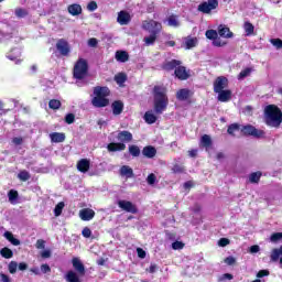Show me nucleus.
I'll return each mask as SVG.
<instances>
[{
    "label": "nucleus",
    "mask_w": 282,
    "mask_h": 282,
    "mask_svg": "<svg viewBox=\"0 0 282 282\" xmlns=\"http://www.w3.org/2000/svg\"><path fill=\"white\" fill-rule=\"evenodd\" d=\"M4 237L7 240L10 241V243H12V246H21V240L14 238V235L12 232L6 231Z\"/></svg>",
    "instance_id": "nucleus-29"
},
{
    "label": "nucleus",
    "mask_w": 282,
    "mask_h": 282,
    "mask_svg": "<svg viewBox=\"0 0 282 282\" xmlns=\"http://www.w3.org/2000/svg\"><path fill=\"white\" fill-rule=\"evenodd\" d=\"M41 272H43V274H47L50 272H52V268H50V264L47 263H44V264H41Z\"/></svg>",
    "instance_id": "nucleus-59"
},
{
    "label": "nucleus",
    "mask_w": 282,
    "mask_h": 282,
    "mask_svg": "<svg viewBox=\"0 0 282 282\" xmlns=\"http://www.w3.org/2000/svg\"><path fill=\"white\" fill-rule=\"evenodd\" d=\"M262 175H263V173H261V171L252 172V173L249 175V182H250V184H259V182H261Z\"/></svg>",
    "instance_id": "nucleus-27"
},
{
    "label": "nucleus",
    "mask_w": 282,
    "mask_h": 282,
    "mask_svg": "<svg viewBox=\"0 0 282 282\" xmlns=\"http://www.w3.org/2000/svg\"><path fill=\"white\" fill-rule=\"evenodd\" d=\"M264 122L267 127L279 129L282 124V111L276 105H268L264 108Z\"/></svg>",
    "instance_id": "nucleus-1"
},
{
    "label": "nucleus",
    "mask_w": 282,
    "mask_h": 282,
    "mask_svg": "<svg viewBox=\"0 0 282 282\" xmlns=\"http://www.w3.org/2000/svg\"><path fill=\"white\" fill-rule=\"evenodd\" d=\"M174 76L178 78V80H188L191 78V74H188V70L182 65H178L174 70Z\"/></svg>",
    "instance_id": "nucleus-12"
},
{
    "label": "nucleus",
    "mask_w": 282,
    "mask_h": 282,
    "mask_svg": "<svg viewBox=\"0 0 282 282\" xmlns=\"http://www.w3.org/2000/svg\"><path fill=\"white\" fill-rule=\"evenodd\" d=\"M217 8H219V0H207V2H203L198 6V12L210 14V12L217 10Z\"/></svg>",
    "instance_id": "nucleus-8"
},
{
    "label": "nucleus",
    "mask_w": 282,
    "mask_h": 282,
    "mask_svg": "<svg viewBox=\"0 0 282 282\" xmlns=\"http://www.w3.org/2000/svg\"><path fill=\"white\" fill-rule=\"evenodd\" d=\"M0 254L3 257V259H12L14 257V252L8 247L2 248L0 250Z\"/></svg>",
    "instance_id": "nucleus-33"
},
{
    "label": "nucleus",
    "mask_w": 282,
    "mask_h": 282,
    "mask_svg": "<svg viewBox=\"0 0 282 282\" xmlns=\"http://www.w3.org/2000/svg\"><path fill=\"white\" fill-rule=\"evenodd\" d=\"M111 109H112L113 116H120V113L124 111V102H122L121 100H115L111 104Z\"/></svg>",
    "instance_id": "nucleus-21"
},
{
    "label": "nucleus",
    "mask_w": 282,
    "mask_h": 282,
    "mask_svg": "<svg viewBox=\"0 0 282 282\" xmlns=\"http://www.w3.org/2000/svg\"><path fill=\"white\" fill-rule=\"evenodd\" d=\"M167 25H170V28H180V21H177V15H170L167 19Z\"/></svg>",
    "instance_id": "nucleus-38"
},
{
    "label": "nucleus",
    "mask_w": 282,
    "mask_h": 282,
    "mask_svg": "<svg viewBox=\"0 0 282 282\" xmlns=\"http://www.w3.org/2000/svg\"><path fill=\"white\" fill-rule=\"evenodd\" d=\"M178 65H182V61H180V59H172V61L163 63L162 69H164L165 72H173V69L175 70V68Z\"/></svg>",
    "instance_id": "nucleus-17"
},
{
    "label": "nucleus",
    "mask_w": 282,
    "mask_h": 282,
    "mask_svg": "<svg viewBox=\"0 0 282 282\" xmlns=\"http://www.w3.org/2000/svg\"><path fill=\"white\" fill-rule=\"evenodd\" d=\"M117 204L121 210L131 213V215H138V206H135L131 200H118Z\"/></svg>",
    "instance_id": "nucleus-9"
},
{
    "label": "nucleus",
    "mask_w": 282,
    "mask_h": 282,
    "mask_svg": "<svg viewBox=\"0 0 282 282\" xmlns=\"http://www.w3.org/2000/svg\"><path fill=\"white\" fill-rule=\"evenodd\" d=\"M88 45L90 47H97L98 46V40L96 37H91L88 40Z\"/></svg>",
    "instance_id": "nucleus-63"
},
{
    "label": "nucleus",
    "mask_w": 282,
    "mask_h": 282,
    "mask_svg": "<svg viewBox=\"0 0 282 282\" xmlns=\"http://www.w3.org/2000/svg\"><path fill=\"white\" fill-rule=\"evenodd\" d=\"M76 120V115L75 113H67L65 116V122L66 124H74V121Z\"/></svg>",
    "instance_id": "nucleus-50"
},
{
    "label": "nucleus",
    "mask_w": 282,
    "mask_h": 282,
    "mask_svg": "<svg viewBox=\"0 0 282 282\" xmlns=\"http://www.w3.org/2000/svg\"><path fill=\"white\" fill-rule=\"evenodd\" d=\"M218 246L220 248H226V246H230V239H228V238H220L218 240Z\"/></svg>",
    "instance_id": "nucleus-53"
},
{
    "label": "nucleus",
    "mask_w": 282,
    "mask_h": 282,
    "mask_svg": "<svg viewBox=\"0 0 282 282\" xmlns=\"http://www.w3.org/2000/svg\"><path fill=\"white\" fill-rule=\"evenodd\" d=\"M87 76H89V63L87 59L80 57L73 67V78L75 80H85Z\"/></svg>",
    "instance_id": "nucleus-5"
},
{
    "label": "nucleus",
    "mask_w": 282,
    "mask_h": 282,
    "mask_svg": "<svg viewBox=\"0 0 282 282\" xmlns=\"http://www.w3.org/2000/svg\"><path fill=\"white\" fill-rule=\"evenodd\" d=\"M117 140L121 144H129V142H133V134L129 130H122L118 132Z\"/></svg>",
    "instance_id": "nucleus-11"
},
{
    "label": "nucleus",
    "mask_w": 282,
    "mask_h": 282,
    "mask_svg": "<svg viewBox=\"0 0 282 282\" xmlns=\"http://www.w3.org/2000/svg\"><path fill=\"white\" fill-rule=\"evenodd\" d=\"M87 10L89 12H96V10H98V3L96 1H90L88 4H87Z\"/></svg>",
    "instance_id": "nucleus-51"
},
{
    "label": "nucleus",
    "mask_w": 282,
    "mask_h": 282,
    "mask_svg": "<svg viewBox=\"0 0 282 282\" xmlns=\"http://www.w3.org/2000/svg\"><path fill=\"white\" fill-rule=\"evenodd\" d=\"M18 270H20L21 272H25V270H28V263L25 262H20L18 264Z\"/></svg>",
    "instance_id": "nucleus-64"
},
{
    "label": "nucleus",
    "mask_w": 282,
    "mask_h": 282,
    "mask_svg": "<svg viewBox=\"0 0 282 282\" xmlns=\"http://www.w3.org/2000/svg\"><path fill=\"white\" fill-rule=\"evenodd\" d=\"M65 208V203L59 202L54 208L55 217H61L63 215V209Z\"/></svg>",
    "instance_id": "nucleus-42"
},
{
    "label": "nucleus",
    "mask_w": 282,
    "mask_h": 282,
    "mask_svg": "<svg viewBox=\"0 0 282 282\" xmlns=\"http://www.w3.org/2000/svg\"><path fill=\"white\" fill-rule=\"evenodd\" d=\"M227 44V42L221 41V37H219V35L215 40H213L214 47H225V45Z\"/></svg>",
    "instance_id": "nucleus-46"
},
{
    "label": "nucleus",
    "mask_w": 282,
    "mask_h": 282,
    "mask_svg": "<svg viewBox=\"0 0 282 282\" xmlns=\"http://www.w3.org/2000/svg\"><path fill=\"white\" fill-rule=\"evenodd\" d=\"M94 98L91 99L93 107L97 109H102L109 107V96H111V90L107 86H97L94 88Z\"/></svg>",
    "instance_id": "nucleus-3"
},
{
    "label": "nucleus",
    "mask_w": 282,
    "mask_h": 282,
    "mask_svg": "<svg viewBox=\"0 0 282 282\" xmlns=\"http://www.w3.org/2000/svg\"><path fill=\"white\" fill-rule=\"evenodd\" d=\"M72 263L76 272L73 270L67 271L65 280L67 282H80V276H85L86 274L85 264H83V261L78 258H73Z\"/></svg>",
    "instance_id": "nucleus-4"
},
{
    "label": "nucleus",
    "mask_w": 282,
    "mask_h": 282,
    "mask_svg": "<svg viewBox=\"0 0 282 282\" xmlns=\"http://www.w3.org/2000/svg\"><path fill=\"white\" fill-rule=\"evenodd\" d=\"M243 30L247 36H252V34H254V25L251 22H245Z\"/></svg>",
    "instance_id": "nucleus-36"
},
{
    "label": "nucleus",
    "mask_w": 282,
    "mask_h": 282,
    "mask_svg": "<svg viewBox=\"0 0 282 282\" xmlns=\"http://www.w3.org/2000/svg\"><path fill=\"white\" fill-rule=\"evenodd\" d=\"M117 21L120 25H129L131 22V15L127 11H120L118 13Z\"/></svg>",
    "instance_id": "nucleus-16"
},
{
    "label": "nucleus",
    "mask_w": 282,
    "mask_h": 282,
    "mask_svg": "<svg viewBox=\"0 0 282 282\" xmlns=\"http://www.w3.org/2000/svg\"><path fill=\"white\" fill-rule=\"evenodd\" d=\"M67 12L72 17H80L83 14V7L78 3H73L67 7Z\"/></svg>",
    "instance_id": "nucleus-14"
},
{
    "label": "nucleus",
    "mask_w": 282,
    "mask_h": 282,
    "mask_svg": "<svg viewBox=\"0 0 282 282\" xmlns=\"http://www.w3.org/2000/svg\"><path fill=\"white\" fill-rule=\"evenodd\" d=\"M228 88V79L225 76H219L214 82V93L224 91Z\"/></svg>",
    "instance_id": "nucleus-10"
},
{
    "label": "nucleus",
    "mask_w": 282,
    "mask_h": 282,
    "mask_svg": "<svg viewBox=\"0 0 282 282\" xmlns=\"http://www.w3.org/2000/svg\"><path fill=\"white\" fill-rule=\"evenodd\" d=\"M240 133L245 135L246 138H249L250 135L252 138H265V131L257 129L252 124L242 126L240 129Z\"/></svg>",
    "instance_id": "nucleus-6"
},
{
    "label": "nucleus",
    "mask_w": 282,
    "mask_h": 282,
    "mask_svg": "<svg viewBox=\"0 0 282 282\" xmlns=\"http://www.w3.org/2000/svg\"><path fill=\"white\" fill-rule=\"evenodd\" d=\"M91 166V163L87 159H80L77 162V170L79 173H87Z\"/></svg>",
    "instance_id": "nucleus-22"
},
{
    "label": "nucleus",
    "mask_w": 282,
    "mask_h": 282,
    "mask_svg": "<svg viewBox=\"0 0 282 282\" xmlns=\"http://www.w3.org/2000/svg\"><path fill=\"white\" fill-rule=\"evenodd\" d=\"M31 177L32 175L28 170H22L18 173V180H20V182H28Z\"/></svg>",
    "instance_id": "nucleus-34"
},
{
    "label": "nucleus",
    "mask_w": 282,
    "mask_h": 282,
    "mask_svg": "<svg viewBox=\"0 0 282 282\" xmlns=\"http://www.w3.org/2000/svg\"><path fill=\"white\" fill-rule=\"evenodd\" d=\"M200 144L205 147V149H210V147H213V139H210V135L204 134L200 139Z\"/></svg>",
    "instance_id": "nucleus-32"
},
{
    "label": "nucleus",
    "mask_w": 282,
    "mask_h": 282,
    "mask_svg": "<svg viewBox=\"0 0 282 282\" xmlns=\"http://www.w3.org/2000/svg\"><path fill=\"white\" fill-rule=\"evenodd\" d=\"M142 155H144V158H148V160H153V158L158 155V150L155 149V147L147 145L142 150Z\"/></svg>",
    "instance_id": "nucleus-19"
},
{
    "label": "nucleus",
    "mask_w": 282,
    "mask_h": 282,
    "mask_svg": "<svg viewBox=\"0 0 282 282\" xmlns=\"http://www.w3.org/2000/svg\"><path fill=\"white\" fill-rule=\"evenodd\" d=\"M0 281L1 282H12V279L10 278V275H8L6 273H0Z\"/></svg>",
    "instance_id": "nucleus-62"
},
{
    "label": "nucleus",
    "mask_w": 282,
    "mask_h": 282,
    "mask_svg": "<svg viewBox=\"0 0 282 282\" xmlns=\"http://www.w3.org/2000/svg\"><path fill=\"white\" fill-rule=\"evenodd\" d=\"M8 197H9V202H14V200L19 199V192L11 189L8 193Z\"/></svg>",
    "instance_id": "nucleus-47"
},
{
    "label": "nucleus",
    "mask_w": 282,
    "mask_h": 282,
    "mask_svg": "<svg viewBox=\"0 0 282 282\" xmlns=\"http://www.w3.org/2000/svg\"><path fill=\"white\" fill-rule=\"evenodd\" d=\"M224 263H226L227 265H235V263H237V259L232 256H229L225 258Z\"/></svg>",
    "instance_id": "nucleus-55"
},
{
    "label": "nucleus",
    "mask_w": 282,
    "mask_h": 282,
    "mask_svg": "<svg viewBox=\"0 0 282 282\" xmlns=\"http://www.w3.org/2000/svg\"><path fill=\"white\" fill-rule=\"evenodd\" d=\"M250 74H252V68L251 67H247V68L242 69L238 74V80H243V78H248V76H250Z\"/></svg>",
    "instance_id": "nucleus-39"
},
{
    "label": "nucleus",
    "mask_w": 282,
    "mask_h": 282,
    "mask_svg": "<svg viewBox=\"0 0 282 282\" xmlns=\"http://www.w3.org/2000/svg\"><path fill=\"white\" fill-rule=\"evenodd\" d=\"M28 14H29L28 10H25L23 8L15 9V17H18V19H25V17H28Z\"/></svg>",
    "instance_id": "nucleus-44"
},
{
    "label": "nucleus",
    "mask_w": 282,
    "mask_h": 282,
    "mask_svg": "<svg viewBox=\"0 0 282 282\" xmlns=\"http://www.w3.org/2000/svg\"><path fill=\"white\" fill-rule=\"evenodd\" d=\"M126 149L127 144L120 142H111L107 145L109 153H116V151H124Z\"/></svg>",
    "instance_id": "nucleus-20"
},
{
    "label": "nucleus",
    "mask_w": 282,
    "mask_h": 282,
    "mask_svg": "<svg viewBox=\"0 0 282 282\" xmlns=\"http://www.w3.org/2000/svg\"><path fill=\"white\" fill-rule=\"evenodd\" d=\"M236 131H241V124H239V123H231V124L228 126L227 133L229 135H234L235 137V132Z\"/></svg>",
    "instance_id": "nucleus-35"
},
{
    "label": "nucleus",
    "mask_w": 282,
    "mask_h": 282,
    "mask_svg": "<svg viewBox=\"0 0 282 282\" xmlns=\"http://www.w3.org/2000/svg\"><path fill=\"white\" fill-rule=\"evenodd\" d=\"M55 47L61 56H69L72 54V45L65 39L57 40Z\"/></svg>",
    "instance_id": "nucleus-7"
},
{
    "label": "nucleus",
    "mask_w": 282,
    "mask_h": 282,
    "mask_svg": "<svg viewBox=\"0 0 282 282\" xmlns=\"http://www.w3.org/2000/svg\"><path fill=\"white\" fill-rule=\"evenodd\" d=\"M185 169H184V165L182 164H174L173 167H172V173H175V174H180V173H184Z\"/></svg>",
    "instance_id": "nucleus-49"
},
{
    "label": "nucleus",
    "mask_w": 282,
    "mask_h": 282,
    "mask_svg": "<svg viewBox=\"0 0 282 282\" xmlns=\"http://www.w3.org/2000/svg\"><path fill=\"white\" fill-rule=\"evenodd\" d=\"M263 276H270V271L269 270H260L257 273V278L258 279H263Z\"/></svg>",
    "instance_id": "nucleus-60"
},
{
    "label": "nucleus",
    "mask_w": 282,
    "mask_h": 282,
    "mask_svg": "<svg viewBox=\"0 0 282 282\" xmlns=\"http://www.w3.org/2000/svg\"><path fill=\"white\" fill-rule=\"evenodd\" d=\"M154 113L162 116L166 107H169V96H166V88L164 86H154Z\"/></svg>",
    "instance_id": "nucleus-2"
},
{
    "label": "nucleus",
    "mask_w": 282,
    "mask_h": 282,
    "mask_svg": "<svg viewBox=\"0 0 282 282\" xmlns=\"http://www.w3.org/2000/svg\"><path fill=\"white\" fill-rule=\"evenodd\" d=\"M158 41V31H153L149 36L144 37L145 45H154Z\"/></svg>",
    "instance_id": "nucleus-28"
},
{
    "label": "nucleus",
    "mask_w": 282,
    "mask_h": 282,
    "mask_svg": "<svg viewBox=\"0 0 282 282\" xmlns=\"http://www.w3.org/2000/svg\"><path fill=\"white\" fill-rule=\"evenodd\" d=\"M270 43L276 50H282V40L281 39H271Z\"/></svg>",
    "instance_id": "nucleus-48"
},
{
    "label": "nucleus",
    "mask_w": 282,
    "mask_h": 282,
    "mask_svg": "<svg viewBox=\"0 0 282 282\" xmlns=\"http://www.w3.org/2000/svg\"><path fill=\"white\" fill-rule=\"evenodd\" d=\"M185 45H186V50H193V47L197 45V39L196 37L188 39L185 42Z\"/></svg>",
    "instance_id": "nucleus-45"
},
{
    "label": "nucleus",
    "mask_w": 282,
    "mask_h": 282,
    "mask_svg": "<svg viewBox=\"0 0 282 282\" xmlns=\"http://www.w3.org/2000/svg\"><path fill=\"white\" fill-rule=\"evenodd\" d=\"M127 80V73H118L117 75H115V83H117L119 87H124Z\"/></svg>",
    "instance_id": "nucleus-26"
},
{
    "label": "nucleus",
    "mask_w": 282,
    "mask_h": 282,
    "mask_svg": "<svg viewBox=\"0 0 282 282\" xmlns=\"http://www.w3.org/2000/svg\"><path fill=\"white\" fill-rule=\"evenodd\" d=\"M192 95L193 93H191L188 88H182L176 93V98L177 100L184 101V100H188Z\"/></svg>",
    "instance_id": "nucleus-23"
},
{
    "label": "nucleus",
    "mask_w": 282,
    "mask_h": 282,
    "mask_svg": "<svg viewBox=\"0 0 282 282\" xmlns=\"http://www.w3.org/2000/svg\"><path fill=\"white\" fill-rule=\"evenodd\" d=\"M115 58L118 63H127L129 61V53L127 51H117Z\"/></svg>",
    "instance_id": "nucleus-25"
},
{
    "label": "nucleus",
    "mask_w": 282,
    "mask_h": 282,
    "mask_svg": "<svg viewBox=\"0 0 282 282\" xmlns=\"http://www.w3.org/2000/svg\"><path fill=\"white\" fill-rule=\"evenodd\" d=\"M216 94H218L219 102H228L232 98V90L230 89L220 90Z\"/></svg>",
    "instance_id": "nucleus-18"
},
{
    "label": "nucleus",
    "mask_w": 282,
    "mask_h": 282,
    "mask_svg": "<svg viewBox=\"0 0 282 282\" xmlns=\"http://www.w3.org/2000/svg\"><path fill=\"white\" fill-rule=\"evenodd\" d=\"M128 151H129L130 155H132V158H140V147L134 145V144L129 145Z\"/></svg>",
    "instance_id": "nucleus-37"
},
{
    "label": "nucleus",
    "mask_w": 282,
    "mask_h": 282,
    "mask_svg": "<svg viewBox=\"0 0 282 282\" xmlns=\"http://www.w3.org/2000/svg\"><path fill=\"white\" fill-rule=\"evenodd\" d=\"M205 36L209 41H215V39L219 36V33L216 30L210 29L205 32Z\"/></svg>",
    "instance_id": "nucleus-40"
},
{
    "label": "nucleus",
    "mask_w": 282,
    "mask_h": 282,
    "mask_svg": "<svg viewBox=\"0 0 282 282\" xmlns=\"http://www.w3.org/2000/svg\"><path fill=\"white\" fill-rule=\"evenodd\" d=\"M94 217H96V212H94L91 208H84L79 210V218L82 221H91Z\"/></svg>",
    "instance_id": "nucleus-13"
},
{
    "label": "nucleus",
    "mask_w": 282,
    "mask_h": 282,
    "mask_svg": "<svg viewBox=\"0 0 282 282\" xmlns=\"http://www.w3.org/2000/svg\"><path fill=\"white\" fill-rule=\"evenodd\" d=\"M270 239H271V241L273 243H276V241H281L282 232H274V234H272Z\"/></svg>",
    "instance_id": "nucleus-54"
},
{
    "label": "nucleus",
    "mask_w": 282,
    "mask_h": 282,
    "mask_svg": "<svg viewBox=\"0 0 282 282\" xmlns=\"http://www.w3.org/2000/svg\"><path fill=\"white\" fill-rule=\"evenodd\" d=\"M218 34L223 39H232L235 34L230 31V28L226 26V24H220L218 26Z\"/></svg>",
    "instance_id": "nucleus-15"
},
{
    "label": "nucleus",
    "mask_w": 282,
    "mask_h": 282,
    "mask_svg": "<svg viewBox=\"0 0 282 282\" xmlns=\"http://www.w3.org/2000/svg\"><path fill=\"white\" fill-rule=\"evenodd\" d=\"M137 254L139 259H147V251L142 248H137Z\"/></svg>",
    "instance_id": "nucleus-61"
},
{
    "label": "nucleus",
    "mask_w": 282,
    "mask_h": 282,
    "mask_svg": "<svg viewBox=\"0 0 282 282\" xmlns=\"http://www.w3.org/2000/svg\"><path fill=\"white\" fill-rule=\"evenodd\" d=\"M82 235L85 237V239H89V237H91V229L89 227H85L82 230Z\"/></svg>",
    "instance_id": "nucleus-57"
},
{
    "label": "nucleus",
    "mask_w": 282,
    "mask_h": 282,
    "mask_svg": "<svg viewBox=\"0 0 282 282\" xmlns=\"http://www.w3.org/2000/svg\"><path fill=\"white\" fill-rule=\"evenodd\" d=\"M19 269V262L18 261H11L8 264V270L10 274H17V270Z\"/></svg>",
    "instance_id": "nucleus-41"
},
{
    "label": "nucleus",
    "mask_w": 282,
    "mask_h": 282,
    "mask_svg": "<svg viewBox=\"0 0 282 282\" xmlns=\"http://www.w3.org/2000/svg\"><path fill=\"white\" fill-rule=\"evenodd\" d=\"M50 138H51V142H54L55 144L65 142V133L63 132H52L50 134Z\"/></svg>",
    "instance_id": "nucleus-24"
},
{
    "label": "nucleus",
    "mask_w": 282,
    "mask_h": 282,
    "mask_svg": "<svg viewBox=\"0 0 282 282\" xmlns=\"http://www.w3.org/2000/svg\"><path fill=\"white\" fill-rule=\"evenodd\" d=\"M35 248L37 250H45V240L43 239H37L35 243Z\"/></svg>",
    "instance_id": "nucleus-56"
},
{
    "label": "nucleus",
    "mask_w": 282,
    "mask_h": 282,
    "mask_svg": "<svg viewBox=\"0 0 282 282\" xmlns=\"http://www.w3.org/2000/svg\"><path fill=\"white\" fill-rule=\"evenodd\" d=\"M61 100H58V99H51L50 101H48V107H50V109H53V110H58V108L61 107Z\"/></svg>",
    "instance_id": "nucleus-43"
},
{
    "label": "nucleus",
    "mask_w": 282,
    "mask_h": 282,
    "mask_svg": "<svg viewBox=\"0 0 282 282\" xmlns=\"http://www.w3.org/2000/svg\"><path fill=\"white\" fill-rule=\"evenodd\" d=\"M120 175L126 177H133V169H131L129 165H123L120 167Z\"/></svg>",
    "instance_id": "nucleus-30"
},
{
    "label": "nucleus",
    "mask_w": 282,
    "mask_h": 282,
    "mask_svg": "<svg viewBox=\"0 0 282 282\" xmlns=\"http://www.w3.org/2000/svg\"><path fill=\"white\" fill-rule=\"evenodd\" d=\"M173 250H182L184 248V242L182 241H174L172 243Z\"/></svg>",
    "instance_id": "nucleus-58"
},
{
    "label": "nucleus",
    "mask_w": 282,
    "mask_h": 282,
    "mask_svg": "<svg viewBox=\"0 0 282 282\" xmlns=\"http://www.w3.org/2000/svg\"><path fill=\"white\" fill-rule=\"evenodd\" d=\"M158 181V176H155L153 173L149 174L147 177V182L150 186H153L155 182Z\"/></svg>",
    "instance_id": "nucleus-52"
},
{
    "label": "nucleus",
    "mask_w": 282,
    "mask_h": 282,
    "mask_svg": "<svg viewBox=\"0 0 282 282\" xmlns=\"http://www.w3.org/2000/svg\"><path fill=\"white\" fill-rule=\"evenodd\" d=\"M144 121L147 122V124H155V122H158V117L152 112L148 111L144 113Z\"/></svg>",
    "instance_id": "nucleus-31"
}]
</instances>
